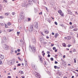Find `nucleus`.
<instances>
[{
    "mask_svg": "<svg viewBox=\"0 0 78 78\" xmlns=\"http://www.w3.org/2000/svg\"><path fill=\"white\" fill-rule=\"evenodd\" d=\"M47 44V42H46L45 41L43 42V44H44V45H46Z\"/></svg>",
    "mask_w": 78,
    "mask_h": 78,
    "instance_id": "nucleus-22",
    "label": "nucleus"
},
{
    "mask_svg": "<svg viewBox=\"0 0 78 78\" xmlns=\"http://www.w3.org/2000/svg\"><path fill=\"white\" fill-rule=\"evenodd\" d=\"M39 60L41 62H43V60H42V58L40 59Z\"/></svg>",
    "mask_w": 78,
    "mask_h": 78,
    "instance_id": "nucleus-18",
    "label": "nucleus"
},
{
    "mask_svg": "<svg viewBox=\"0 0 78 78\" xmlns=\"http://www.w3.org/2000/svg\"><path fill=\"white\" fill-rule=\"evenodd\" d=\"M5 28H8V26L6 24H5Z\"/></svg>",
    "mask_w": 78,
    "mask_h": 78,
    "instance_id": "nucleus-43",
    "label": "nucleus"
},
{
    "mask_svg": "<svg viewBox=\"0 0 78 78\" xmlns=\"http://www.w3.org/2000/svg\"><path fill=\"white\" fill-rule=\"evenodd\" d=\"M33 26H31L29 29V31L30 32H33Z\"/></svg>",
    "mask_w": 78,
    "mask_h": 78,
    "instance_id": "nucleus-5",
    "label": "nucleus"
},
{
    "mask_svg": "<svg viewBox=\"0 0 78 78\" xmlns=\"http://www.w3.org/2000/svg\"><path fill=\"white\" fill-rule=\"evenodd\" d=\"M44 33H46V34H48V30H46L45 32Z\"/></svg>",
    "mask_w": 78,
    "mask_h": 78,
    "instance_id": "nucleus-19",
    "label": "nucleus"
},
{
    "mask_svg": "<svg viewBox=\"0 0 78 78\" xmlns=\"http://www.w3.org/2000/svg\"><path fill=\"white\" fill-rule=\"evenodd\" d=\"M48 57L49 58V57H50V54H48Z\"/></svg>",
    "mask_w": 78,
    "mask_h": 78,
    "instance_id": "nucleus-48",
    "label": "nucleus"
},
{
    "mask_svg": "<svg viewBox=\"0 0 78 78\" xmlns=\"http://www.w3.org/2000/svg\"><path fill=\"white\" fill-rule=\"evenodd\" d=\"M70 46H71V45L70 44H68L67 46V47H70Z\"/></svg>",
    "mask_w": 78,
    "mask_h": 78,
    "instance_id": "nucleus-40",
    "label": "nucleus"
},
{
    "mask_svg": "<svg viewBox=\"0 0 78 78\" xmlns=\"http://www.w3.org/2000/svg\"><path fill=\"white\" fill-rule=\"evenodd\" d=\"M51 60L52 61H53V58H51Z\"/></svg>",
    "mask_w": 78,
    "mask_h": 78,
    "instance_id": "nucleus-34",
    "label": "nucleus"
},
{
    "mask_svg": "<svg viewBox=\"0 0 78 78\" xmlns=\"http://www.w3.org/2000/svg\"><path fill=\"white\" fill-rule=\"evenodd\" d=\"M6 41V37H4L3 38V39L1 42L2 44H4V43H5Z\"/></svg>",
    "mask_w": 78,
    "mask_h": 78,
    "instance_id": "nucleus-4",
    "label": "nucleus"
},
{
    "mask_svg": "<svg viewBox=\"0 0 78 78\" xmlns=\"http://www.w3.org/2000/svg\"><path fill=\"white\" fill-rule=\"evenodd\" d=\"M28 21H31V19L30 18H28Z\"/></svg>",
    "mask_w": 78,
    "mask_h": 78,
    "instance_id": "nucleus-26",
    "label": "nucleus"
},
{
    "mask_svg": "<svg viewBox=\"0 0 78 78\" xmlns=\"http://www.w3.org/2000/svg\"><path fill=\"white\" fill-rule=\"evenodd\" d=\"M35 27H36V28H37V29L38 28V24H37V23H35V25H34Z\"/></svg>",
    "mask_w": 78,
    "mask_h": 78,
    "instance_id": "nucleus-9",
    "label": "nucleus"
},
{
    "mask_svg": "<svg viewBox=\"0 0 78 78\" xmlns=\"http://www.w3.org/2000/svg\"><path fill=\"white\" fill-rule=\"evenodd\" d=\"M12 52H13V51H12L11 52V54H13V53H12Z\"/></svg>",
    "mask_w": 78,
    "mask_h": 78,
    "instance_id": "nucleus-60",
    "label": "nucleus"
},
{
    "mask_svg": "<svg viewBox=\"0 0 78 78\" xmlns=\"http://www.w3.org/2000/svg\"><path fill=\"white\" fill-rule=\"evenodd\" d=\"M1 25H2V26H3L4 24H3V23H0Z\"/></svg>",
    "mask_w": 78,
    "mask_h": 78,
    "instance_id": "nucleus-28",
    "label": "nucleus"
},
{
    "mask_svg": "<svg viewBox=\"0 0 78 78\" xmlns=\"http://www.w3.org/2000/svg\"><path fill=\"white\" fill-rule=\"evenodd\" d=\"M2 64V62L1 61H0V64Z\"/></svg>",
    "mask_w": 78,
    "mask_h": 78,
    "instance_id": "nucleus-61",
    "label": "nucleus"
},
{
    "mask_svg": "<svg viewBox=\"0 0 78 78\" xmlns=\"http://www.w3.org/2000/svg\"><path fill=\"white\" fill-rule=\"evenodd\" d=\"M65 39H67V37H65Z\"/></svg>",
    "mask_w": 78,
    "mask_h": 78,
    "instance_id": "nucleus-56",
    "label": "nucleus"
},
{
    "mask_svg": "<svg viewBox=\"0 0 78 78\" xmlns=\"http://www.w3.org/2000/svg\"><path fill=\"white\" fill-rule=\"evenodd\" d=\"M17 50H16V51H15V53H17Z\"/></svg>",
    "mask_w": 78,
    "mask_h": 78,
    "instance_id": "nucleus-59",
    "label": "nucleus"
},
{
    "mask_svg": "<svg viewBox=\"0 0 78 78\" xmlns=\"http://www.w3.org/2000/svg\"><path fill=\"white\" fill-rule=\"evenodd\" d=\"M54 67L55 69H57V68H58V66H55Z\"/></svg>",
    "mask_w": 78,
    "mask_h": 78,
    "instance_id": "nucleus-30",
    "label": "nucleus"
},
{
    "mask_svg": "<svg viewBox=\"0 0 78 78\" xmlns=\"http://www.w3.org/2000/svg\"><path fill=\"white\" fill-rule=\"evenodd\" d=\"M73 52H75L76 51V49H74L73 50Z\"/></svg>",
    "mask_w": 78,
    "mask_h": 78,
    "instance_id": "nucleus-38",
    "label": "nucleus"
},
{
    "mask_svg": "<svg viewBox=\"0 0 78 78\" xmlns=\"http://www.w3.org/2000/svg\"><path fill=\"white\" fill-rule=\"evenodd\" d=\"M18 58L19 59L20 61H22V59H20V57H18Z\"/></svg>",
    "mask_w": 78,
    "mask_h": 78,
    "instance_id": "nucleus-32",
    "label": "nucleus"
},
{
    "mask_svg": "<svg viewBox=\"0 0 78 78\" xmlns=\"http://www.w3.org/2000/svg\"><path fill=\"white\" fill-rule=\"evenodd\" d=\"M4 1L5 3H7V0H4Z\"/></svg>",
    "mask_w": 78,
    "mask_h": 78,
    "instance_id": "nucleus-50",
    "label": "nucleus"
},
{
    "mask_svg": "<svg viewBox=\"0 0 78 78\" xmlns=\"http://www.w3.org/2000/svg\"><path fill=\"white\" fill-rule=\"evenodd\" d=\"M10 64L11 65H12V64H14V62H9Z\"/></svg>",
    "mask_w": 78,
    "mask_h": 78,
    "instance_id": "nucleus-31",
    "label": "nucleus"
},
{
    "mask_svg": "<svg viewBox=\"0 0 78 78\" xmlns=\"http://www.w3.org/2000/svg\"><path fill=\"white\" fill-rule=\"evenodd\" d=\"M8 25L9 26H10V25H11V23L9 22L8 23Z\"/></svg>",
    "mask_w": 78,
    "mask_h": 78,
    "instance_id": "nucleus-29",
    "label": "nucleus"
},
{
    "mask_svg": "<svg viewBox=\"0 0 78 78\" xmlns=\"http://www.w3.org/2000/svg\"><path fill=\"white\" fill-rule=\"evenodd\" d=\"M15 12H12V15H13V16H14V15H15Z\"/></svg>",
    "mask_w": 78,
    "mask_h": 78,
    "instance_id": "nucleus-27",
    "label": "nucleus"
},
{
    "mask_svg": "<svg viewBox=\"0 0 78 78\" xmlns=\"http://www.w3.org/2000/svg\"><path fill=\"white\" fill-rule=\"evenodd\" d=\"M20 73L21 74H23V71H19Z\"/></svg>",
    "mask_w": 78,
    "mask_h": 78,
    "instance_id": "nucleus-21",
    "label": "nucleus"
},
{
    "mask_svg": "<svg viewBox=\"0 0 78 78\" xmlns=\"http://www.w3.org/2000/svg\"><path fill=\"white\" fill-rule=\"evenodd\" d=\"M61 62H64V61H63V60H62V58H61Z\"/></svg>",
    "mask_w": 78,
    "mask_h": 78,
    "instance_id": "nucleus-46",
    "label": "nucleus"
},
{
    "mask_svg": "<svg viewBox=\"0 0 78 78\" xmlns=\"http://www.w3.org/2000/svg\"><path fill=\"white\" fill-rule=\"evenodd\" d=\"M50 53V51H47V54H49V53Z\"/></svg>",
    "mask_w": 78,
    "mask_h": 78,
    "instance_id": "nucleus-45",
    "label": "nucleus"
},
{
    "mask_svg": "<svg viewBox=\"0 0 78 78\" xmlns=\"http://www.w3.org/2000/svg\"><path fill=\"white\" fill-rule=\"evenodd\" d=\"M2 6H1V5L0 4V11H1V10H2Z\"/></svg>",
    "mask_w": 78,
    "mask_h": 78,
    "instance_id": "nucleus-25",
    "label": "nucleus"
},
{
    "mask_svg": "<svg viewBox=\"0 0 78 78\" xmlns=\"http://www.w3.org/2000/svg\"><path fill=\"white\" fill-rule=\"evenodd\" d=\"M28 2L30 5H33V1L32 0H29Z\"/></svg>",
    "mask_w": 78,
    "mask_h": 78,
    "instance_id": "nucleus-8",
    "label": "nucleus"
},
{
    "mask_svg": "<svg viewBox=\"0 0 78 78\" xmlns=\"http://www.w3.org/2000/svg\"><path fill=\"white\" fill-rule=\"evenodd\" d=\"M69 24H70V25H72V23L71 22H70L69 23Z\"/></svg>",
    "mask_w": 78,
    "mask_h": 78,
    "instance_id": "nucleus-53",
    "label": "nucleus"
},
{
    "mask_svg": "<svg viewBox=\"0 0 78 78\" xmlns=\"http://www.w3.org/2000/svg\"><path fill=\"white\" fill-rule=\"evenodd\" d=\"M60 15H61V16L62 17H64V13L62 12V13H61L60 14Z\"/></svg>",
    "mask_w": 78,
    "mask_h": 78,
    "instance_id": "nucleus-17",
    "label": "nucleus"
},
{
    "mask_svg": "<svg viewBox=\"0 0 78 78\" xmlns=\"http://www.w3.org/2000/svg\"><path fill=\"white\" fill-rule=\"evenodd\" d=\"M58 63V62L56 61H55V64H56Z\"/></svg>",
    "mask_w": 78,
    "mask_h": 78,
    "instance_id": "nucleus-54",
    "label": "nucleus"
},
{
    "mask_svg": "<svg viewBox=\"0 0 78 78\" xmlns=\"http://www.w3.org/2000/svg\"><path fill=\"white\" fill-rule=\"evenodd\" d=\"M20 53H18L16 55L17 56L18 55H20Z\"/></svg>",
    "mask_w": 78,
    "mask_h": 78,
    "instance_id": "nucleus-41",
    "label": "nucleus"
},
{
    "mask_svg": "<svg viewBox=\"0 0 78 78\" xmlns=\"http://www.w3.org/2000/svg\"><path fill=\"white\" fill-rule=\"evenodd\" d=\"M20 34V32H17V34L18 35H19V34Z\"/></svg>",
    "mask_w": 78,
    "mask_h": 78,
    "instance_id": "nucleus-44",
    "label": "nucleus"
},
{
    "mask_svg": "<svg viewBox=\"0 0 78 78\" xmlns=\"http://www.w3.org/2000/svg\"><path fill=\"white\" fill-rule=\"evenodd\" d=\"M57 73V75H61V73L59 72H58V73Z\"/></svg>",
    "mask_w": 78,
    "mask_h": 78,
    "instance_id": "nucleus-24",
    "label": "nucleus"
},
{
    "mask_svg": "<svg viewBox=\"0 0 78 78\" xmlns=\"http://www.w3.org/2000/svg\"><path fill=\"white\" fill-rule=\"evenodd\" d=\"M69 53H72V51H69Z\"/></svg>",
    "mask_w": 78,
    "mask_h": 78,
    "instance_id": "nucleus-52",
    "label": "nucleus"
},
{
    "mask_svg": "<svg viewBox=\"0 0 78 78\" xmlns=\"http://www.w3.org/2000/svg\"><path fill=\"white\" fill-rule=\"evenodd\" d=\"M9 13H5V16H9Z\"/></svg>",
    "mask_w": 78,
    "mask_h": 78,
    "instance_id": "nucleus-20",
    "label": "nucleus"
},
{
    "mask_svg": "<svg viewBox=\"0 0 78 78\" xmlns=\"http://www.w3.org/2000/svg\"><path fill=\"white\" fill-rule=\"evenodd\" d=\"M58 36H59V34H56L55 35V38H57V37H58Z\"/></svg>",
    "mask_w": 78,
    "mask_h": 78,
    "instance_id": "nucleus-12",
    "label": "nucleus"
},
{
    "mask_svg": "<svg viewBox=\"0 0 78 78\" xmlns=\"http://www.w3.org/2000/svg\"><path fill=\"white\" fill-rule=\"evenodd\" d=\"M3 47L4 49H5V50H8V48H9V46L8 45L6 44L3 45Z\"/></svg>",
    "mask_w": 78,
    "mask_h": 78,
    "instance_id": "nucleus-3",
    "label": "nucleus"
},
{
    "mask_svg": "<svg viewBox=\"0 0 78 78\" xmlns=\"http://www.w3.org/2000/svg\"><path fill=\"white\" fill-rule=\"evenodd\" d=\"M57 69H60V67H57Z\"/></svg>",
    "mask_w": 78,
    "mask_h": 78,
    "instance_id": "nucleus-62",
    "label": "nucleus"
},
{
    "mask_svg": "<svg viewBox=\"0 0 78 78\" xmlns=\"http://www.w3.org/2000/svg\"><path fill=\"white\" fill-rule=\"evenodd\" d=\"M35 76L36 77H37L38 78H40V74L38 73H37V74H35Z\"/></svg>",
    "mask_w": 78,
    "mask_h": 78,
    "instance_id": "nucleus-6",
    "label": "nucleus"
},
{
    "mask_svg": "<svg viewBox=\"0 0 78 78\" xmlns=\"http://www.w3.org/2000/svg\"><path fill=\"white\" fill-rule=\"evenodd\" d=\"M17 51L19 52V51H20V49H18L17 50Z\"/></svg>",
    "mask_w": 78,
    "mask_h": 78,
    "instance_id": "nucleus-35",
    "label": "nucleus"
},
{
    "mask_svg": "<svg viewBox=\"0 0 78 78\" xmlns=\"http://www.w3.org/2000/svg\"><path fill=\"white\" fill-rule=\"evenodd\" d=\"M8 78H11V76H8Z\"/></svg>",
    "mask_w": 78,
    "mask_h": 78,
    "instance_id": "nucleus-49",
    "label": "nucleus"
},
{
    "mask_svg": "<svg viewBox=\"0 0 78 78\" xmlns=\"http://www.w3.org/2000/svg\"><path fill=\"white\" fill-rule=\"evenodd\" d=\"M71 39V36H68L67 37V40H70Z\"/></svg>",
    "mask_w": 78,
    "mask_h": 78,
    "instance_id": "nucleus-13",
    "label": "nucleus"
},
{
    "mask_svg": "<svg viewBox=\"0 0 78 78\" xmlns=\"http://www.w3.org/2000/svg\"><path fill=\"white\" fill-rule=\"evenodd\" d=\"M41 34H42L43 36H44V34H43V32H41Z\"/></svg>",
    "mask_w": 78,
    "mask_h": 78,
    "instance_id": "nucleus-57",
    "label": "nucleus"
},
{
    "mask_svg": "<svg viewBox=\"0 0 78 78\" xmlns=\"http://www.w3.org/2000/svg\"><path fill=\"white\" fill-rule=\"evenodd\" d=\"M23 42H21V44H22V45H23V44H24V42H23Z\"/></svg>",
    "mask_w": 78,
    "mask_h": 78,
    "instance_id": "nucleus-55",
    "label": "nucleus"
},
{
    "mask_svg": "<svg viewBox=\"0 0 78 78\" xmlns=\"http://www.w3.org/2000/svg\"><path fill=\"white\" fill-rule=\"evenodd\" d=\"M29 50L31 49L32 50V51L33 52H35L36 51V48H35L34 46H32V47L31 46V45H30L29 46Z\"/></svg>",
    "mask_w": 78,
    "mask_h": 78,
    "instance_id": "nucleus-1",
    "label": "nucleus"
},
{
    "mask_svg": "<svg viewBox=\"0 0 78 78\" xmlns=\"http://www.w3.org/2000/svg\"><path fill=\"white\" fill-rule=\"evenodd\" d=\"M53 50H56V47H53Z\"/></svg>",
    "mask_w": 78,
    "mask_h": 78,
    "instance_id": "nucleus-37",
    "label": "nucleus"
},
{
    "mask_svg": "<svg viewBox=\"0 0 78 78\" xmlns=\"http://www.w3.org/2000/svg\"><path fill=\"white\" fill-rule=\"evenodd\" d=\"M39 59H42V57H41V55H39Z\"/></svg>",
    "mask_w": 78,
    "mask_h": 78,
    "instance_id": "nucleus-23",
    "label": "nucleus"
},
{
    "mask_svg": "<svg viewBox=\"0 0 78 78\" xmlns=\"http://www.w3.org/2000/svg\"><path fill=\"white\" fill-rule=\"evenodd\" d=\"M32 42L34 44H36V39H35V38H34L32 40Z\"/></svg>",
    "mask_w": 78,
    "mask_h": 78,
    "instance_id": "nucleus-11",
    "label": "nucleus"
},
{
    "mask_svg": "<svg viewBox=\"0 0 78 78\" xmlns=\"http://www.w3.org/2000/svg\"><path fill=\"white\" fill-rule=\"evenodd\" d=\"M20 42H21H21H23V41H22V40H20Z\"/></svg>",
    "mask_w": 78,
    "mask_h": 78,
    "instance_id": "nucleus-51",
    "label": "nucleus"
},
{
    "mask_svg": "<svg viewBox=\"0 0 78 78\" xmlns=\"http://www.w3.org/2000/svg\"><path fill=\"white\" fill-rule=\"evenodd\" d=\"M26 61V63H25V64H27V61Z\"/></svg>",
    "mask_w": 78,
    "mask_h": 78,
    "instance_id": "nucleus-63",
    "label": "nucleus"
},
{
    "mask_svg": "<svg viewBox=\"0 0 78 78\" xmlns=\"http://www.w3.org/2000/svg\"><path fill=\"white\" fill-rule=\"evenodd\" d=\"M77 30H78V28H76L74 29L73 30L74 31H77Z\"/></svg>",
    "mask_w": 78,
    "mask_h": 78,
    "instance_id": "nucleus-16",
    "label": "nucleus"
},
{
    "mask_svg": "<svg viewBox=\"0 0 78 78\" xmlns=\"http://www.w3.org/2000/svg\"><path fill=\"white\" fill-rule=\"evenodd\" d=\"M25 18V14L23 12L21 13V15L20 16V18L21 19H23Z\"/></svg>",
    "mask_w": 78,
    "mask_h": 78,
    "instance_id": "nucleus-2",
    "label": "nucleus"
},
{
    "mask_svg": "<svg viewBox=\"0 0 78 78\" xmlns=\"http://www.w3.org/2000/svg\"><path fill=\"white\" fill-rule=\"evenodd\" d=\"M40 41L41 42H43V41H44V39H43V38H42V37L40 38Z\"/></svg>",
    "mask_w": 78,
    "mask_h": 78,
    "instance_id": "nucleus-10",
    "label": "nucleus"
},
{
    "mask_svg": "<svg viewBox=\"0 0 78 78\" xmlns=\"http://www.w3.org/2000/svg\"><path fill=\"white\" fill-rule=\"evenodd\" d=\"M55 52H57V50L56 49H55Z\"/></svg>",
    "mask_w": 78,
    "mask_h": 78,
    "instance_id": "nucleus-64",
    "label": "nucleus"
},
{
    "mask_svg": "<svg viewBox=\"0 0 78 78\" xmlns=\"http://www.w3.org/2000/svg\"><path fill=\"white\" fill-rule=\"evenodd\" d=\"M55 24L56 25H58V23L56 22H55Z\"/></svg>",
    "mask_w": 78,
    "mask_h": 78,
    "instance_id": "nucleus-39",
    "label": "nucleus"
},
{
    "mask_svg": "<svg viewBox=\"0 0 78 78\" xmlns=\"http://www.w3.org/2000/svg\"><path fill=\"white\" fill-rule=\"evenodd\" d=\"M62 45L64 47H66V44L65 43H62Z\"/></svg>",
    "mask_w": 78,
    "mask_h": 78,
    "instance_id": "nucleus-14",
    "label": "nucleus"
},
{
    "mask_svg": "<svg viewBox=\"0 0 78 78\" xmlns=\"http://www.w3.org/2000/svg\"><path fill=\"white\" fill-rule=\"evenodd\" d=\"M58 13H59V14H61L62 13V11L61 10H59L58 11Z\"/></svg>",
    "mask_w": 78,
    "mask_h": 78,
    "instance_id": "nucleus-15",
    "label": "nucleus"
},
{
    "mask_svg": "<svg viewBox=\"0 0 78 78\" xmlns=\"http://www.w3.org/2000/svg\"><path fill=\"white\" fill-rule=\"evenodd\" d=\"M33 0V2H34V3H36V2L37 0Z\"/></svg>",
    "mask_w": 78,
    "mask_h": 78,
    "instance_id": "nucleus-33",
    "label": "nucleus"
},
{
    "mask_svg": "<svg viewBox=\"0 0 78 78\" xmlns=\"http://www.w3.org/2000/svg\"><path fill=\"white\" fill-rule=\"evenodd\" d=\"M4 58V55H0V59L2 60V59H3Z\"/></svg>",
    "mask_w": 78,
    "mask_h": 78,
    "instance_id": "nucleus-7",
    "label": "nucleus"
},
{
    "mask_svg": "<svg viewBox=\"0 0 78 78\" xmlns=\"http://www.w3.org/2000/svg\"><path fill=\"white\" fill-rule=\"evenodd\" d=\"M0 19H3V16H0Z\"/></svg>",
    "mask_w": 78,
    "mask_h": 78,
    "instance_id": "nucleus-42",
    "label": "nucleus"
},
{
    "mask_svg": "<svg viewBox=\"0 0 78 78\" xmlns=\"http://www.w3.org/2000/svg\"><path fill=\"white\" fill-rule=\"evenodd\" d=\"M63 57L64 58H66V55H63Z\"/></svg>",
    "mask_w": 78,
    "mask_h": 78,
    "instance_id": "nucleus-58",
    "label": "nucleus"
},
{
    "mask_svg": "<svg viewBox=\"0 0 78 78\" xmlns=\"http://www.w3.org/2000/svg\"><path fill=\"white\" fill-rule=\"evenodd\" d=\"M51 34L52 35H55V33L53 32Z\"/></svg>",
    "mask_w": 78,
    "mask_h": 78,
    "instance_id": "nucleus-47",
    "label": "nucleus"
},
{
    "mask_svg": "<svg viewBox=\"0 0 78 78\" xmlns=\"http://www.w3.org/2000/svg\"><path fill=\"white\" fill-rule=\"evenodd\" d=\"M21 66V64L18 63V64L17 66Z\"/></svg>",
    "mask_w": 78,
    "mask_h": 78,
    "instance_id": "nucleus-36",
    "label": "nucleus"
}]
</instances>
